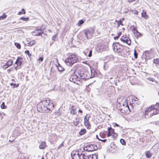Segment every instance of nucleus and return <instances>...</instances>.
<instances>
[{"mask_svg":"<svg viewBox=\"0 0 159 159\" xmlns=\"http://www.w3.org/2000/svg\"><path fill=\"white\" fill-rule=\"evenodd\" d=\"M146 155L147 158H150L151 156V154L148 151L146 153Z\"/></svg>","mask_w":159,"mask_h":159,"instance_id":"c756f323","label":"nucleus"},{"mask_svg":"<svg viewBox=\"0 0 159 159\" xmlns=\"http://www.w3.org/2000/svg\"><path fill=\"white\" fill-rule=\"evenodd\" d=\"M86 132V130L84 129H82L79 132V134L80 135H83Z\"/></svg>","mask_w":159,"mask_h":159,"instance_id":"a878e982","label":"nucleus"},{"mask_svg":"<svg viewBox=\"0 0 159 159\" xmlns=\"http://www.w3.org/2000/svg\"><path fill=\"white\" fill-rule=\"evenodd\" d=\"M79 80H86L90 79V73L87 71L79 70L78 72Z\"/></svg>","mask_w":159,"mask_h":159,"instance_id":"f03ea898","label":"nucleus"},{"mask_svg":"<svg viewBox=\"0 0 159 159\" xmlns=\"http://www.w3.org/2000/svg\"><path fill=\"white\" fill-rule=\"evenodd\" d=\"M6 15H3L0 16V20H2L5 19L6 17Z\"/></svg>","mask_w":159,"mask_h":159,"instance_id":"49530a36","label":"nucleus"},{"mask_svg":"<svg viewBox=\"0 0 159 159\" xmlns=\"http://www.w3.org/2000/svg\"><path fill=\"white\" fill-rule=\"evenodd\" d=\"M12 67H11V68H10L9 69L7 70V72L8 73H10V72L12 70Z\"/></svg>","mask_w":159,"mask_h":159,"instance_id":"4d7b16f0","label":"nucleus"},{"mask_svg":"<svg viewBox=\"0 0 159 159\" xmlns=\"http://www.w3.org/2000/svg\"><path fill=\"white\" fill-rule=\"evenodd\" d=\"M47 106L49 108V109H48V111H50L51 110V109L53 107L54 105L52 103H50V101L49 100V103H48Z\"/></svg>","mask_w":159,"mask_h":159,"instance_id":"f3484780","label":"nucleus"},{"mask_svg":"<svg viewBox=\"0 0 159 159\" xmlns=\"http://www.w3.org/2000/svg\"><path fill=\"white\" fill-rule=\"evenodd\" d=\"M92 158V159H98V155L96 154H93Z\"/></svg>","mask_w":159,"mask_h":159,"instance_id":"ea45409f","label":"nucleus"},{"mask_svg":"<svg viewBox=\"0 0 159 159\" xmlns=\"http://www.w3.org/2000/svg\"><path fill=\"white\" fill-rule=\"evenodd\" d=\"M134 57L135 59H136L137 57V53L136 52V50H134Z\"/></svg>","mask_w":159,"mask_h":159,"instance_id":"864d4df0","label":"nucleus"},{"mask_svg":"<svg viewBox=\"0 0 159 159\" xmlns=\"http://www.w3.org/2000/svg\"><path fill=\"white\" fill-rule=\"evenodd\" d=\"M90 150H92L91 152H93L95 150H96L98 149V147L97 146L94 144H89L88 145Z\"/></svg>","mask_w":159,"mask_h":159,"instance_id":"ddd939ff","label":"nucleus"},{"mask_svg":"<svg viewBox=\"0 0 159 159\" xmlns=\"http://www.w3.org/2000/svg\"><path fill=\"white\" fill-rule=\"evenodd\" d=\"M8 67V66H7L5 64L3 65L2 66V69L4 70H5Z\"/></svg>","mask_w":159,"mask_h":159,"instance_id":"8fccbe9b","label":"nucleus"},{"mask_svg":"<svg viewBox=\"0 0 159 159\" xmlns=\"http://www.w3.org/2000/svg\"><path fill=\"white\" fill-rule=\"evenodd\" d=\"M32 34L34 36H40L42 35L43 32H42V30L40 29H37L32 32Z\"/></svg>","mask_w":159,"mask_h":159,"instance_id":"1a4fd4ad","label":"nucleus"},{"mask_svg":"<svg viewBox=\"0 0 159 159\" xmlns=\"http://www.w3.org/2000/svg\"><path fill=\"white\" fill-rule=\"evenodd\" d=\"M25 53L28 54V57H30L31 56V54L30 53L29 51L28 50H26L25 51Z\"/></svg>","mask_w":159,"mask_h":159,"instance_id":"a19ab883","label":"nucleus"},{"mask_svg":"<svg viewBox=\"0 0 159 159\" xmlns=\"http://www.w3.org/2000/svg\"><path fill=\"white\" fill-rule=\"evenodd\" d=\"M57 34H56L55 35L53 36L52 38V40L53 41H55L56 39L57 38Z\"/></svg>","mask_w":159,"mask_h":159,"instance_id":"09e8293b","label":"nucleus"},{"mask_svg":"<svg viewBox=\"0 0 159 159\" xmlns=\"http://www.w3.org/2000/svg\"><path fill=\"white\" fill-rule=\"evenodd\" d=\"M116 21L117 22L118 27H119L120 25H123L122 24V21L120 20L119 21H117V20H116Z\"/></svg>","mask_w":159,"mask_h":159,"instance_id":"473e14b6","label":"nucleus"},{"mask_svg":"<svg viewBox=\"0 0 159 159\" xmlns=\"http://www.w3.org/2000/svg\"><path fill=\"white\" fill-rule=\"evenodd\" d=\"M89 52H88V55H87V56L89 57H91L92 55V50H89Z\"/></svg>","mask_w":159,"mask_h":159,"instance_id":"c03bdc74","label":"nucleus"},{"mask_svg":"<svg viewBox=\"0 0 159 159\" xmlns=\"http://www.w3.org/2000/svg\"><path fill=\"white\" fill-rule=\"evenodd\" d=\"M87 115L84 118V121H85L86 122H89V118L90 117V116H89L88 118L87 117Z\"/></svg>","mask_w":159,"mask_h":159,"instance_id":"4c0bfd02","label":"nucleus"},{"mask_svg":"<svg viewBox=\"0 0 159 159\" xmlns=\"http://www.w3.org/2000/svg\"><path fill=\"white\" fill-rule=\"evenodd\" d=\"M120 142L123 145H125L126 144L125 141L124 139H120Z\"/></svg>","mask_w":159,"mask_h":159,"instance_id":"e433bc0d","label":"nucleus"},{"mask_svg":"<svg viewBox=\"0 0 159 159\" xmlns=\"http://www.w3.org/2000/svg\"><path fill=\"white\" fill-rule=\"evenodd\" d=\"M108 68V65L107 62H105L103 65V69L105 70H107Z\"/></svg>","mask_w":159,"mask_h":159,"instance_id":"7c9ffc66","label":"nucleus"},{"mask_svg":"<svg viewBox=\"0 0 159 159\" xmlns=\"http://www.w3.org/2000/svg\"><path fill=\"white\" fill-rule=\"evenodd\" d=\"M156 115L155 114V113L153 111L152 113H151V114H149V118L151 117L153 115Z\"/></svg>","mask_w":159,"mask_h":159,"instance_id":"5fc2aeb1","label":"nucleus"},{"mask_svg":"<svg viewBox=\"0 0 159 159\" xmlns=\"http://www.w3.org/2000/svg\"><path fill=\"white\" fill-rule=\"evenodd\" d=\"M113 125L114 126L119 127L120 128V129H121L123 128L121 126H120L118 124L116 123H114Z\"/></svg>","mask_w":159,"mask_h":159,"instance_id":"603ef678","label":"nucleus"},{"mask_svg":"<svg viewBox=\"0 0 159 159\" xmlns=\"http://www.w3.org/2000/svg\"><path fill=\"white\" fill-rule=\"evenodd\" d=\"M43 58L42 57H39L38 59V60L40 61H43Z\"/></svg>","mask_w":159,"mask_h":159,"instance_id":"052dcab7","label":"nucleus"},{"mask_svg":"<svg viewBox=\"0 0 159 159\" xmlns=\"http://www.w3.org/2000/svg\"><path fill=\"white\" fill-rule=\"evenodd\" d=\"M111 136H112L113 138L115 139L117 137L118 134L117 133L114 132Z\"/></svg>","mask_w":159,"mask_h":159,"instance_id":"37998d69","label":"nucleus"},{"mask_svg":"<svg viewBox=\"0 0 159 159\" xmlns=\"http://www.w3.org/2000/svg\"><path fill=\"white\" fill-rule=\"evenodd\" d=\"M134 34H139V35L136 34V36L137 37H139L141 35V34L137 30V29L135 30V31L134 32Z\"/></svg>","mask_w":159,"mask_h":159,"instance_id":"2f4dec72","label":"nucleus"},{"mask_svg":"<svg viewBox=\"0 0 159 159\" xmlns=\"http://www.w3.org/2000/svg\"><path fill=\"white\" fill-rule=\"evenodd\" d=\"M70 113L73 115H75V114L76 113L74 109H71L70 111Z\"/></svg>","mask_w":159,"mask_h":159,"instance_id":"a18cd8bd","label":"nucleus"},{"mask_svg":"<svg viewBox=\"0 0 159 159\" xmlns=\"http://www.w3.org/2000/svg\"><path fill=\"white\" fill-rule=\"evenodd\" d=\"M13 63V61L12 59L9 60L5 64L9 67V66H11Z\"/></svg>","mask_w":159,"mask_h":159,"instance_id":"a211bd4d","label":"nucleus"},{"mask_svg":"<svg viewBox=\"0 0 159 159\" xmlns=\"http://www.w3.org/2000/svg\"><path fill=\"white\" fill-rule=\"evenodd\" d=\"M46 143L44 142H41V144L39 146V148L41 149H43L46 148Z\"/></svg>","mask_w":159,"mask_h":159,"instance_id":"dca6fc26","label":"nucleus"},{"mask_svg":"<svg viewBox=\"0 0 159 159\" xmlns=\"http://www.w3.org/2000/svg\"><path fill=\"white\" fill-rule=\"evenodd\" d=\"M46 102L45 100H43L40 102L37 105L38 111L40 112L45 113V107H44L45 103Z\"/></svg>","mask_w":159,"mask_h":159,"instance_id":"20e7f679","label":"nucleus"},{"mask_svg":"<svg viewBox=\"0 0 159 159\" xmlns=\"http://www.w3.org/2000/svg\"><path fill=\"white\" fill-rule=\"evenodd\" d=\"M69 81L75 83L76 81H80L78 75H71L69 78Z\"/></svg>","mask_w":159,"mask_h":159,"instance_id":"0eeeda50","label":"nucleus"},{"mask_svg":"<svg viewBox=\"0 0 159 159\" xmlns=\"http://www.w3.org/2000/svg\"><path fill=\"white\" fill-rule=\"evenodd\" d=\"M10 85L11 86H13V88H16L19 86L18 84H15L13 83H11L10 84Z\"/></svg>","mask_w":159,"mask_h":159,"instance_id":"f704fd0d","label":"nucleus"},{"mask_svg":"<svg viewBox=\"0 0 159 159\" xmlns=\"http://www.w3.org/2000/svg\"><path fill=\"white\" fill-rule=\"evenodd\" d=\"M107 130L108 131V133L107 134V137H109L111 136L115 132L114 129L112 128L111 127L108 128Z\"/></svg>","mask_w":159,"mask_h":159,"instance_id":"f8f14e48","label":"nucleus"},{"mask_svg":"<svg viewBox=\"0 0 159 159\" xmlns=\"http://www.w3.org/2000/svg\"><path fill=\"white\" fill-rule=\"evenodd\" d=\"M122 34V32H120V31L118 34V36H119V37H120V36Z\"/></svg>","mask_w":159,"mask_h":159,"instance_id":"680f3d73","label":"nucleus"},{"mask_svg":"<svg viewBox=\"0 0 159 159\" xmlns=\"http://www.w3.org/2000/svg\"><path fill=\"white\" fill-rule=\"evenodd\" d=\"M22 11H23V14H25V11L24 9L23 8L22 9Z\"/></svg>","mask_w":159,"mask_h":159,"instance_id":"0e129e2a","label":"nucleus"},{"mask_svg":"<svg viewBox=\"0 0 159 159\" xmlns=\"http://www.w3.org/2000/svg\"><path fill=\"white\" fill-rule=\"evenodd\" d=\"M46 101V102L45 103V104L44 105L45 107H45V112H48V109H49V108L47 106V104H48V103H49V100H45Z\"/></svg>","mask_w":159,"mask_h":159,"instance_id":"6ab92c4d","label":"nucleus"},{"mask_svg":"<svg viewBox=\"0 0 159 159\" xmlns=\"http://www.w3.org/2000/svg\"><path fill=\"white\" fill-rule=\"evenodd\" d=\"M1 108L2 109H5L7 107L5 105V103L4 102H2V103L1 104Z\"/></svg>","mask_w":159,"mask_h":159,"instance_id":"c85d7f7f","label":"nucleus"},{"mask_svg":"<svg viewBox=\"0 0 159 159\" xmlns=\"http://www.w3.org/2000/svg\"><path fill=\"white\" fill-rule=\"evenodd\" d=\"M123 106H122L121 103L119 102L117 104V107L118 110H120L121 112L123 113H126L127 111L123 108Z\"/></svg>","mask_w":159,"mask_h":159,"instance_id":"6e6552de","label":"nucleus"},{"mask_svg":"<svg viewBox=\"0 0 159 159\" xmlns=\"http://www.w3.org/2000/svg\"><path fill=\"white\" fill-rule=\"evenodd\" d=\"M156 109V107L154 105H152L148 108L145 111V116L146 118H149V115L151 114L152 110H154Z\"/></svg>","mask_w":159,"mask_h":159,"instance_id":"39448f33","label":"nucleus"},{"mask_svg":"<svg viewBox=\"0 0 159 159\" xmlns=\"http://www.w3.org/2000/svg\"><path fill=\"white\" fill-rule=\"evenodd\" d=\"M100 141H102L104 143V142H105L107 141V139H103V140L101 139V140H100Z\"/></svg>","mask_w":159,"mask_h":159,"instance_id":"69168bd1","label":"nucleus"},{"mask_svg":"<svg viewBox=\"0 0 159 159\" xmlns=\"http://www.w3.org/2000/svg\"><path fill=\"white\" fill-rule=\"evenodd\" d=\"M89 51V49L87 48L84 51V53L85 55L87 56Z\"/></svg>","mask_w":159,"mask_h":159,"instance_id":"58836bf2","label":"nucleus"},{"mask_svg":"<svg viewBox=\"0 0 159 159\" xmlns=\"http://www.w3.org/2000/svg\"><path fill=\"white\" fill-rule=\"evenodd\" d=\"M84 125L85 126L88 128L89 127L91 126V125L89 123V121L86 122L85 121H84Z\"/></svg>","mask_w":159,"mask_h":159,"instance_id":"bb28decb","label":"nucleus"},{"mask_svg":"<svg viewBox=\"0 0 159 159\" xmlns=\"http://www.w3.org/2000/svg\"><path fill=\"white\" fill-rule=\"evenodd\" d=\"M135 1V0H128V2L129 3H130L132 2L133 1Z\"/></svg>","mask_w":159,"mask_h":159,"instance_id":"338daca9","label":"nucleus"},{"mask_svg":"<svg viewBox=\"0 0 159 159\" xmlns=\"http://www.w3.org/2000/svg\"><path fill=\"white\" fill-rule=\"evenodd\" d=\"M130 29H132V31H133L134 32L136 29V28L134 27V25H133L132 26H131Z\"/></svg>","mask_w":159,"mask_h":159,"instance_id":"3c124183","label":"nucleus"},{"mask_svg":"<svg viewBox=\"0 0 159 159\" xmlns=\"http://www.w3.org/2000/svg\"><path fill=\"white\" fill-rule=\"evenodd\" d=\"M84 150L87 151L88 152H91V151H92V150H90V149H89L88 145L86 146V147H85L84 148Z\"/></svg>","mask_w":159,"mask_h":159,"instance_id":"72a5a7b5","label":"nucleus"},{"mask_svg":"<svg viewBox=\"0 0 159 159\" xmlns=\"http://www.w3.org/2000/svg\"><path fill=\"white\" fill-rule=\"evenodd\" d=\"M153 61L156 66H159V58L154 59Z\"/></svg>","mask_w":159,"mask_h":159,"instance_id":"aec40b11","label":"nucleus"},{"mask_svg":"<svg viewBox=\"0 0 159 159\" xmlns=\"http://www.w3.org/2000/svg\"><path fill=\"white\" fill-rule=\"evenodd\" d=\"M58 70L59 71H62L64 70V68L62 67V66H61L59 64L58 66H57Z\"/></svg>","mask_w":159,"mask_h":159,"instance_id":"393cba45","label":"nucleus"},{"mask_svg":"<svg viewBox=\"0 0 159 159\" xmlns=\"http://www.w3.org/2000/svg\"><path fill=\"white\" fill-rule=\"evenodd\" d=\"M78 61L79 59L77 56L74 54L71 53L65 59V62L66 65L71 66Z\"/></svg>","mask_w":159,"mask_h":159,"instance_id":"f257e3e1","label":"nucleus"},{"mask_svg":"<svg viewBox=\"0 0 159 159\" xmlns=\"http://www.w3.org/2000/svg\"><path fill=\"white\" fill-rule=\"evenodd\" d=\"M148 80L151 81L152 82H154V80H153V78L151 77L148 78Z\"/></svg>","mask_w":159,"mask_h":159,"instance_id":"6e6d98bb","label":"nucleus"},{"mask_svg":"<svg viewBox=\"0 0 159 159\" xmlns=\"http://www.w3.org/2000/svg\"><path fill=\"white\" fill-rule=\"evenodd\" d=\"M22 58L20 57H18L17 58V59L15 62L14 64V68L17 70V67L18 66H20H20L22 64Z\"/></svg>","mask_w":159,"mask_h":159,"instance_id":"423d86ee","label":"nucleus"},{"mask_svg":"<svg viewBox=\"0 0 159 159\" xmlns=\"http://www.w3.org/2000/svg\"><path fill=\"white\" fill-rule=\"evenodd\" d=\"M120 103H121V105H122V106H123L124 109H125V110L127 112L128 110L130 111L129 108V106L127 102H125L124 103L121 102Z\"/></svg>","mask_w":159,"mask_h":159,"instance_id":"4468645a","label":"nucleus"},{"mask_svg":"<svg viewBox=\"0 0 159 159\" xmlns=\"http://www.w3.org/2000/svg\"><path fill=\"white\" fill-rule=\"evenodd\" d=\"M84 21L83 20H80L78 22V25L79 26L82 25L84 23Z\"/></svg>","mask_w":159,"mask_h":159,"instance_id":"79ce46f5","label":"nucleus"},{"mask_svg":"<svg viewBox=\"0 0 159 159\" xmlns=\"http://www.w3.org/2000/svg\"><path fill=\"white\" fill-rule=\"evenodd\" d=\"M119 38V36L117 35L116 36H115L114 38V39L115 40H116V39H118Z\"/></svg>","mask_w":159,"mask_h":159,"instance_id":"bf43d9fd","label":"nucleus"},{"mask_svg":"<svg viewBox=\"0 0 159 159\" xmlns=\"http://www.w3.org/2000/svg\"><path fill=\"white\" fill-rule=\"evenodd\" d=\"M159 104L158 103H157L156 105H155L156 107V109H154L155 110V111H154L153 112H154L155 114L156 115L159 114Z\"/></svg>","mask_w":159,"mask_h":159,"instance_id":"2eb2a0df","label":"nucleus"},{"mask_svg":"<svg viewBox=\"0 0 159 159\" xmlns=\"http://www.w3.org/2000/svg\"><path fill=\"white\" fill-rule=\"evenodd\" d=\"M100 136L102 138H104L106 136L105 135L103 134H100Z\"/></svg>","mask_w":159,"mask_h":159,"instance_id":"13d9d810","label":"nucleus"},{"mask_svg":"<svg viewBox=\"0 0 159 159\" xmlns=\"http://www.w3.org/2000/svg\"><path fill=\"white\" fill-rule=\"evenodd\" d=\"M79 119L77 117L76 118L73 122L75 126H77L79 123Z\"/></svg>","mask_w":159,"mask_h":159,"instance_id":"b1692460","label":"nucleus"},{"mask_svg":"<svg viewBox=\"0 0 159 159\" xmlns=\"http://www.w3.org/2000/svg\"><path fill=\"white\" fill-rule=\"evenodd\" d=\"M93 71L91 70V75H90V79L91 78H93V77H94L95 76V74L94 73H93Z\"/></svg>","mask_w":159,"mask_h":159,"instance_id":"de8ad7c7","label":"nucleus"},{"mask_svg":"<svg viewBox=\"0 0 159 159\" xmlns=\"http://www.w3.org/2000/svg\"><path fill=\"white\" fill-rule=\"evenodd\" d=\"M63 146V143H61L58 147V148H60L61 147Z\"/></svg>","mask_w":159,"mask_h":159,"instance_id":"e2e57ef3","label":"nucleus"},{"mask_svg":"<svg viewBox=\"0 0 159 159\" xmlns=\"http://www.w3.org/2000/svg\"><path fill=\"white\" fill-rule=\"evenodd\" d=\"M125 41H124V43H126L127 44L129 45H130L131 43V40L128 37L127 38L125 39Z\"/></svg>","mask_w":159,"mask_h":159,"instance_id":"412c9836","label":"nucleus"},{"mask_svg":"<svg viewBox=\"0 0 159 159\" xmlns=\"http://www.w3.org/2000/svg\"><path fill=\"white\" fill-rule=\"evenodd\" d=\"M142 17L143 18H144L145 19L147 18L148 16L146 14V12L144 11H143L141 13Z\"/></svg>","mask_w":159,"mask_h":159,"instance_id":"4be33fe9","label":"nucleus"},{"mask_svg":"<svg viewBox=\"0 0 159 159\" xmlns=\"http://www.w3.org/2000/svg\"><path fill=\"white\" fill-rule=\"evenodd\" d=\"M36 44V42L34 40H33L27 44L28 46H32Z\"/></svg>","mask_w":159,"mask_h":159,"instance_id":"5701e85b","label":"nucleus"},{"mask_svg":"<svg viewBox=\"0 0 159 159\" xmlns=\"http://www.w3.org/2000/svg\"><path fill=\"white\" fill-rule=\"evenodd\" d=\"M29 19V17H21L20 18V20H22L24 21H28Z\"/></svg>","mask_w":159,"mask_h":159,"instance_id":"cd10ccee","label":"nucleus"},{"mask_svg":"<svg viewBox=\"0 0 159 159\" xmlns=\"http://www.w3.org/2000/svg\"><path fill=\"white\" fill-rule=\"evenodd\" d=\"M15 45L18 49H20L21 48V46L20 44L17 43H15Z\"/></svg>","mask_w":159,"mask_h":159,"instance_id":"c9c22d12","label":"nucleus"},{"mask_svg":"<svg viewBox=\"0 0 159 159\" xmlns=\"http://www.w3.org/2000/svg\"><path fill=\"white\" fill-rule=\"evenodd\" d=\"M114 51L118 53H120L123 50V48L124 46L118 42H114L113 43Z\"/></svg>","mask_w":159,"mask_h":159,"instance_id":"7ed1b4c3","label":"nucleus"},{"mask_svg":"<svg viewBox=\"0 0 159 159\" xmlns=\"http://www.w3.org/2000/svg\"><path fill=\"white\" fill-rule=\"evenodd\" d=\"M120 40L121 41H123V43L124 42V41H125V39H123V38H122L121 37L120 39Z\"/></svg>","mask_w":159,"mask_h":159,"instance_id":"774afa93","label":"nucleus"},{"mask_svg":"<svg viewBox=\"0 0 159 159\" xmlns=\"http://www.w3.org/2000/svg\"><path fill=\"white\" fill-rule=\"evenodd\" d=\"M71 157L73 159H81V156L77 153L72 152L71 154Z\"/></svg>","mask_w":159,"mask_h":159,"instance_id":"9d476101","label":"nucleus"},{"mask_svg":"<svg viewBox=\"0 0 159 159\" xmlns=\"http://www.w3.org/2000/svg\"><path fill=\"white\" fill-rule=\"evenodd\" d=\"M92 33L89 30H86L84 32V36L87 39H90L92 37Z\"/></svg>","mask_w":159,"mask_h":159,"instance_id":"9b49d317","label":"nucleus"}]
</instances>
